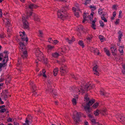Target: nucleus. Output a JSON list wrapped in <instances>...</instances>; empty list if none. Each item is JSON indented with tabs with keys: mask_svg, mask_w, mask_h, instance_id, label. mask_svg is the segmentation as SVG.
<instances>
[{
	"mask_svg": "<svg viewBox=\"0 0 125 125\" xmlns=\"http://www.w3.org/2000/svg\"><path fill=\"white\" fill-rule=\"evenodd\" d=\"M99 38L100 39V41L101 42H103L104 40V37L101 35H100L99 36Z\"/></svg>",
	"mask_w": 125,
	"mask_h": 125,
	"instance_id": "c9c22d12",
	"label": "nucleus"
},
{
	"mask_svg": "<svg viewBox=\"0 0 125 125\" xmlns=\"http://www.w3.org/2000/svg\"><path fill=\"white\" fill-rule=\"evenodd\" d=\"M26 118H27L28 120H31V122H32V117L30 115H28V116Z\"/></svg>",
	"mask_w": 125,
	"mask_h": 125,
	"instance_id": "4c0bfd02",
	"label": "nucleus"
},
{
	"mask_svg": "<svg viewBox=\"0 0 125 125\" xmlns=\"http://www.w3.org/2000/svg\"><path fill=\"white\" fill-rule=\"evenodd\" d=\"M94 87V86L93 84H87L85 85L84 88V91L86 90H89L93 88Z\"/></svg>",
	"mask_w": 125,
	"mask_h": 125,
	"instance_id": "f8f14e48",
	"label": "nucleus"
},
{
	"mask_svg": "<svg viewBox=\"0 0 125 125\" xmlns=\"http://www.w3.org/2000/svg\"><path fill=\"white\" fill-rule=\"evenodd\" d=\"M119 36H118V40L119 42L121 41V37L122 36V32L119 31L118 32Z\"/></svg>",
	"mask_w": 125,
	"mask_h": 125,
	"instance_id": "393cba45",
	"label": "nucleus"
},
{
	"mask_svg": "<svg viewBox=\"0 0 125 125\" xmlns=\"http://www.w3.org/2000/svg\"><path fill=\"white\" fill-rule=\"evenodd\" d=\"M25 8L27 9L29 8L31 9H32L34 8H35L37 7V6L34 4H33L31 3V2H28L27 4L25 5Z\"/></svg>",
	"mask_w": 125,
	"mask_h": 125,
	"instance_id": "0eeeda50",
	"label": "nucleus"
},
{
	"mask_svg": "<svg viewBox=\"0 0 125 125\" xmlns=\"http://www.w3.org/2000/svg\"><path fill=\"white\" fill-rule=\"evenodd\" d=\"M105 15L104 14H103L101 16V18L102 20L104 21L105 22H107V20L106 19V18L104 17Z\"/></svg>",
	"mask_w": 125,
	"mask_h": 125,
	"instance_id": "2f4dec72",
	"label": "nucleus"
},
{
	"mask_svg": "<svg viewBox=\"0 0 125 125\" xmlns=\"http://www.w3.org/2000/svg\"><path fill=\"white\" fill-rule=\"evenodd\" d=\"M5 63H0V72L2 70V67H4L5 66Z\"/></svg>",
	"mask_w": 125,
	"mask_h": 125,
	"instance_id": "cd10ccee",
	"label": "nucleus"
},
{
	"mask_svg": "<svg viewBox=\"0 0 125 125\" xmlns=\"http://www.w3.org/2000/svg\"><path fill=\"white\" fill-rule=\"evenodd\" d=\"M67 68V66L66 65H62L60 68V71L62 75H64L67 73L68 70Z\"/></svg>",
	"mask_w": 125,
	"mask_h": 125,
	"instance_id": "7ed1b4c3",
	"label": "nucleus"
},
{
	"mask_svg": "<svg viewBox=\"0 0 125 125\" xmlns=\"http://www.w3.org/2000/svg\"><path fill=\"white\" fill-rule=\"evenodd\" d=\"M99 22L101 26L103 27L104 26V23L102 21H100Z\"/></svg>",
	"mask_w": 125,
	"mask_h": 125,
	"instance_id": "3c124183",
	"label": "nucleus"
},
{
	"mask_svg": "<svg viewBox=\"0 0 125 125\" xmlns=\"http://www.w3.org/2000/svg\"><path fill=\"white\" fill-rule=\"evenodd\" d=\"M20 36L23 41H25L27 42L28 41V38L26 36L24 32H20Z\"/></svg>",
	"mask_w": 125,
	"mask_h": 125,
	"instance_id": "423d86ee",
	"label": "nucleus"
},
{
	"mask_svg": "<svg viewBox=\"0 0 125 125\" xmlns=\"http://www.w3.org/2000/svg\"><path fill=\"white\" fill-rule=\"evenodd\" d=\"M98 13L99 14L101 15L102 13V10L101 8H100L98 10Z\"/></svg>",
	"mask_w": 125,
	"mask_h": 125,
	"instance_id": "a19ab883",
	"label": "nucleus"
},
{
	"mask_svg": "<svg viewBox=\"0 0 125 125\" xmlns=\"http://www.w3.org/2000/svg\"><path fill=\"white\" fill-rule=\"evenodd\" d=\"M58 69L57 68L54 69L53 71V75L54 76H56L58 73Z\"/></svg>",
	"mask_w": 125,
	"mask_h": 125,
	"instance_id": "c756f323",
	"label": "nucleus"
},
{
	"mask_svg": "<svg viewBox=\"0 0 125 125\" xmlns=\"http://www.w3.org/2000/svg\"><path fill=\"white\" fill-rule=\"evenodd\" d=\"M89 14L88 13H84L83 15V22L84 23L85 21L86 20V18L88 17L89 16Z\"/></svg>",
	"mask_w": 125,
	"mask_h": 125,
	"instance_id": "6ab92c4d",
	"label": "nucleus"
},
{
	"mask_svg": "<svg viewBox=\"0 0 125 125\" xmlns=\"http://www.w3.org/2000/svg\"><path fill=\"white\" fill-rule=\"evenodd\" d=\"M29 122H31V120H28L27 118H26L25 122L26 124H28V125H29Z\"/></svg>",
	"mask_w": 125,
	"mask_h": 125,
	"instance_id": "de8ad7c7",
	"label": "nucleus"
},
{
	"mask_svg": "<svg viewBox=\"0 0 125 125\" xmlns=\"http://www.w3.org/2000/svg\"><path fill=\"white\" fill-rule=\"evenodd\" d=\"M2 10L1 9H0V17H2Z\"/></svg>",
	"mask_w": 125,
	"mask_h": 125,
	"instance_id": "e2e57ef3",
	"label": "nucleus"
},
{
	"mask_svg": "<svg viewBox=\"0 0 125 125\" xmlns=\"http://www.w3.org/2000/svg\"><path fill=\"white\" fill-rule=\"evenodd\" d=\"M90 8H93V9H92V11H94V10H95L96 9L95 6H90Z\"/></svg>",
	"mask_w": 125,
	"mask_h": 125,
	"instance_id": "79ce46f5",
	"label": "nucleus"
},
{
	"mask_svg": "<svg viewBox=\"0 0 125 125\" xmlns=\"http://www.w3.org/2000/svg\"><path fill=\"white\" fill-rule=\"evenodd\" d=\"M118 120L121 122H125V118L123 114L118 113L115 116Z\"/></svg>",
	"mask_w": 125,
	"mask_h": 125,
	"instance_id": "39448f33",
	"label": "nucleus"
},
{
	"mask_svg": "<svg viewBox=\"0 0 125 125\" xmlns=\"http://www.w3.org/2000/svg\"><path fill=\"white\" fill-rule=\"evenodd\" d=\"M33 16L34 21H40V19L38 16L35 13L33 14Z\"/></svg>",
	"mask_w": 125,
	"mask_h": 125,
	"instance_id": "2eb2a0df",
	"label": "nucleus"
},
{
	"mask_svg": "<svg viewBox=\"0 0 125 125\" xmlns=\"http://www.w3.org/2000/svg\"><path fill=\"white\" fill-rule=\"evenodd\" d=\"M22 21L23 23V26L24 29H29V24L28 21L26 20V18L24 16H23L22 18Z\"/></svg>",
	"mask_w": 125,
	"mask_h": 125,
	"instance_id": "20e7f679",
	"label": "nucleus"
},
{
	"mask_svg": "<svg viewBox=\"0 0 125 125\" xmlns=\"http://www.w3.org/2000/svg\"><path fill=\"white\" fill-rule=\"evenodd\" d=\"M98 105V103H95L93 105V106L94 108H96Z\"/></svg>",
	"mask_w": 125,
	"mask_h": 125,
	"instance_id": "e433bc0d",
	"label": "nucleus"
},
{
	"mask_svg": "<svg viewBox=\"0 0 125 125\" xmlns=\"http://www.w3.org/2000/svg\"><path fill=\"white\" fill-rule=\"evenodd\" d=\"M57 14L58 17L62 20L65 19L68 16L66 12L63 10H58Z\"/></svg>",
	"mask_w": 125,
	"mask_h": 125,
	"instance_id": "f03ea898",
	"label": "nucleus"
},
{
	"mask_svg": "<svg viewBox=\"0 0 125 125\" xmlns=\"http://www.w3.org/2000/svg\"><path fill=\"white\" fill-rule=\"evenodd\" d=\"M75 113H76V116H74V120L76 122V124L78 123V121L79 120V117L80 116V113H78V112L76 111Z\"/></svg>",
	"mask_w": 125,
	"mask_h": 125,
	"instance_id": "6e6552de",
	"label": "nucleus"
},
{
	"mask_svg": "<svg viewBox=\"0 0 125 125\" xmlns=\"http://www.w3.org/2000/svg\"><path fill=\"white\" fill-rule=\"evenodd\" d=\"M3 93L4 94V97L5 100H7V97L8 95V90H7L4 91Z\"/></svg>",
	"mask_w": 125,
	"mask_h": 125,
	"instance_id": "4be33fe9",
	"label": "nucleus"
},
{
	"mask_svg": "<svg viewBox=\"0 0 125 125\" xmlns=\"http://www.w3.org/2000/svg\"><path fill=\"white\" fill-rule=\"evenodd\" d=\"M59 51H61V53L62 54H63V53L64 52V50L62 49V48H59Z\"/></svg>",
	"mask_w": 125,
	"mask_h": 125,
	"instance_id": "49530a36",
	"label": "nucleus"
},
{
	"mask_svg": "<svg viewBox=\"0 0 125 125\" xmlns=\"http://www.w3.org/2000/svg\"><path fill=\"white\" fill-rule=\"evenodd\" d=\"M91 0H85V2L84 3L85 5H87L88 4L90 3Z\"/></svg>",
	"mask_w": 125,
	"mask_h": 125,
	"instance_id": "37998d69",
	"label": "nucleus"
},
{
	"mask_svg": "<svg viewBox=\"0 0 125 125\" xmlns=\"http://www.w3.org/2000/svg\"><path fill=\"white\" fill-rule=\"evenodd\" d=\"M37 58V59L40 61H41L43 60L44 58L43 56V55L42 53H41V54L36 56Z\"/></svg>",
	"mask_w": 125,
	"mask_h": 125,
	"instance_id": "a211bd4d",
	"label": "nucleus"
},
{
	"mask_svg": "<svg viewBox=\"0 0 125 125\" xmlns=\"http://www.w3.org/2000/svg\"><path fill=\"white\" fill-rule=\"evenodd\" d=\"M34 13L32 12H28L26 13L27 17L26 18L27 19L28 18L31 16L32 15L33 16V14Z\"/></svg>",
	"mask_w": 125,
	"mask_h": 125,
	"instance_id": "b1692460",
	"label": "nucleus"
},
{
	"mask_svg": "<svg viewBox=\"0 0 125 125\" xmlns=\"http://www.w3.org/2000/svg\"><path fill=\"white\" fill-rule=\"evenodd\" d=\"M20 45V48L22 51H25V50H26L25 49V45L22 42H20L19 43Z\"/></svg>",
	"mask_w": 125,
	"mask_h": 125,
	"instance_id": "ddd939ff",
	"label": "nucleus"
},
{
	"mask_svg": "<svg viewBox=\"0 0 125 125\" xmlns=\"http://www.w3.org/2000/svg\"><path fill=\"white\" fill-rule=\"evenodd\" d=\"M100 94L101 95H105V96H106L107 97V96L106 95H105L106 94V93H105L104 92H103V91H101Z\"/></svg>",
	"mask_w": 125,
	"mask_h": 125,
	"instance_id": "4d7b16f0",
	"label": "nucleus"
},
{
	"mask_svg": "<svg viewBox=\"0 0 125 125\" xmlns=\"http://www.w3.org/2000/svg\"><path fill=\"white\" fill-rule=\"evenodd\" d=\"M4 34L3 33H1L0 35V37L1 38H3L4 37Z\"/></svg>",
	"mask_w": 125,
	"mask_h": 125,
	"instance_id": "0e129e2a",
	"label": "nucleus"
},
{
	"mask_svg": "<svg viewBox=\"0 0 125 125\" xmlns=\"http://www.w3.org/2000/svg\"><path fill=\"white\" fill-rule=\"evenodd\" d=\"M72 101L73 105H75L76 104L77 102L75 99L73 98L72 99Z\"/></svg>",
	"mask_w": 125,
	"mask_h": 125,
	"instance_id": "72a5a7b5",
	"label": "nucleus"
},
{
	"mask_svg": "<svg viewBox=\"0 0 125 125\" xmlns=\"http://www.w3.org/2000/svg\"><path fill=\"white\" fill-rule=\"evenodd\" d=\"M34 90H32V92H33V94H32V95L33 96H36V93L35 92V91H34Z\"/></svg>",
	"mask_w": 125,
	"mask_h": 125,
	"instance_id": "69168bd1",
	"label": "nucleus"
},
{
	"mask_svg": "<svg viewBox=\"0 0 125 125\" xmlns=\"http://www.w3.org/2000/svg\"><path fill=\"white\" fill-rule=\"evenodd\" d=\"M7 121L8 122H12V119L10 118H9L8 119Z\"/></svg>",
	"mask_w": 125,
	"mask_h": 125,
	"instance_id": "052dcab7",
	"label": "nucleus"
},
{
	"mask_svg": "<svg viewBox=\"0 0 125 125\" xmlns=\"http://www.w3.org/2000/svg\"><path fill=\"white\" fill-rule=\"evenodd\" d=\"M104 51L106 53V54L108 56L110 55V53L108 51L107 49L105 48H104Z\"/></svg>",
	"mask_w": 125,
	"mask_h": 125,
	"instance_id": "7c9ffc66",
	"label": "nucleus"
},
{
	"mask_svg": "<svg viewBox=\"0 0 125 125\" xmlns=\"http://www.w3.org/2000/svg\"><path fill=\"white\" fill-rule=\"evenodd\" d=\"M93 37V36L92 35H90L88 36L87 38V39L89 40V41L90 42V41Z\"/></svg>",
	"mask_w": 125,
	"mask_h": 125,
	"instance_id": "f704fd0d",
	"label": "nucleus"
},
{
	"mask_svg": "<svg viewBox=\"0 0 125 125\" xmlns=\"http://www.w3.org/2000/svg\"><path fill=\"white\" fill-rule=\"evenodd\" d=\"M84 100H86V101H88L89 100V98L87 97V95H86L84 98Z\"/></svg>",
	"mask_w": 125,
	"mask_h": 125,
	"instance_id": "8fccbe9b",
	"label": "nucleus"
},
{
	"mask_svg": "<svg viewBox=\"0 0 125 125\" xmlns=\"http://www.w3.org/2000/svg\"><path fill=\"white\" fill-rule=\"evenodd\" d=\"M47 47L48 49L51 50L54 48V46L49 45H47Z\"/></svg>",
	"mask_w": 125,
	"mask_h": 125,
	"instance_id": "ea45409f",
	"label": "nucleus"
},
{
	"mask_svg": "<svg viewBox=\"0 0 125 125\" xmlns=\"http://www.w3.org/2000/svg\"><path fill=\"white\" fill-rule=\"evenodd\" d=\"M90 50L91 52H93L95 54L99 55L100 53L98 50L96 48H95L93 47H90Z\"/></svg>",
	"mask_w": 125,
	"mask_h": 125,
	"instance_id": "1a4fd4ad",
	"label": "nucleus"
},
{
	"mask_svg": "<svg viewBox=\"0 0 125 125\" xmlns=\"http://www.w3.org/2000/svg\"><path fill=\"white\" fill-rule=\"evenodd\" d=\"M93 72L94 74L97 75L99 76V73L98 71V66L97 65H95L93 67Z\"/></svg>",
	"mask_w": 125,
	"mask_h": 125,
	"instance_id": "9b49d317",
	"label": "nucleus"
},
{
	"mask_svg": "<svg viewBox=\"0 0 125 125\" xmlns=\"http://www.w3.org/2000/svg\"><path fill=\"white\" fill-rule=\"evenodd\" d=\"M6 19L7 21V22L5 24L6 25V26H9L10 25V20L9 19Z\"/></svg>",
	"mask_w": 125,
	"mask_h": 125,
	"instance_id": "bb28decb",
	"label": "nucleus"
},
{
	"mask_svg": "<svg viewBox=\"0 0 125 125\" xmlns=\"http://www.w3.org/2000/svg\"><path fill=\"white\" fill-rule=\"evenodd\" d=\"M80 12V11L79 10H77L74 13V14L75 16L77 17H79V13Z\"/></svg>",
	"mask_w": 125,
	"mask_h": 125,
	"instance_id": "a878e982",
	"label": "nucleus"
},
{
	"mask_svg": "<svg viewBox=\"0 0 125 125\" xmlns=\"http://www.w3.org/2000/svg\"><path fill=\"white\" fill-rule=\"evenodd\" d=\"M35 50L36 56L41 54V53H42L41 52V51H40L39 48H36Z\"/></svg>",
	"mask_w": 125,
	"mask_h": 125,
	"instance_id": "412c9836",
	"label": "nucleus"
},
{
	"mask_svg": "<svg viewBox=\"0 0 125 125\" xmlns=\"http://www.w3.org/2000/svg\"><path fill=\"white\" fill-rule=\"evenodd\" d=\"M95 101L94 99H92L91 100L89 101L88 103H85L82 104V106L84 107V109L86 113H90L91 112L90 106L91 105L95 102Z\"/></svg>",
	"mask_w": 125,
	"mask_h": 125,
	"instance_id": "f257e3e1",
	"label": "nucleus"
},
{
	"mask_svg": "<svg viewBox=\"0 0 125 125\" xmlns=\"http://www.w3.org/2000/svg\"><path fill=\"white\" fill-rule=\"evenodd\" d=\"M78 44L80 46H82V48H83L84 46V43L82 41H80L78 42Z\"/></svg>",
	"mask_w": 125,
	"mask_h": 125,
	"instance_id": "c85d7f7f",
	"label": "nucleus"
},
{
	"mask_svg": "<svg viewBox=\"0 0 125 125\" xmlns=\"http://www.w3.org/2000/svg\"><path fill=\"white\" fill-rule=\"evenodd\" d=\"M119 51L121 53H123V48L122 47H120L119 48Z\"/></svg>",
	"mask_w": 125,
	"mask_h": 125,
	"instance_id": "58836bf2",
	"label": "nucleus"
},
{
	"mask_svg": "<svg viewBox=\"0 0 125 125\" xmlns=\"http://www.w3.org/2000/svg\"><path fill=\"white\" fill-rule=\"evenodd\" d=\"M107 110L106 109H104L103 110V112L104 113H105V115H107V113L106 112Z\"/></svg>",
	"mask_w": 125,
	"mask_h": 125,
	"instance_id": "680f3d73",
	"label": "nucleus"
},
{
	"mask_svg": "<svg viewBox=\"0 0 125 125\" xmlns=\"http://www.w3.org/2000/svg\"><path fill=\"white\" fill-rule=\"evenodd\" d=\"M51 86H48L46 88V91L47 93H50L53 92L52 89L51 88Z\"/></svg>",
	"mask_w": 125,
	"mask_h": 125,
	"instance_id": "aec40b11",
	"label": "nucleus"
},
{
	"mask_svg": "<svg viewBox=\"0 0 125 125\" xmlns=\"http://www.w3.org/2000/svg\"><path fill=\"white\" fill-rule=\"evenodd\" d=\"M91 122L93 123V124L94 125H98V122H96L95 120L94 119H91Z\"/></svg>",
	"mask_w": 125,
	"mask_h": 125,
	"instance_id": "473e14b6",
	"label": "nucleus"
},
{
	"mask_svg": "<svg viewBox=\"0 0 125 125\" xmlns=\"http://www.w3.org/2000/svg\"><path fill=\"white\" fill-rule=\"evenodd\" d=\"M3 57V55L2 53L0 54V61H1Z\"/></svg>",
	"mask_w": 125,
	"mask_h": 125,
	"instance_id": "5fc2aeb1",
	"label": "nucleus"
},
{
	"mask_svg": "<svg viewBox=\"0 0 125 125\" xmlns=\"http://www.w3.org/2000/svg\"><path fill=\"white\" fill-rule=\"evenodd\" d=\"M57 1L58 2L59 1V2H66V1L65 0H58Z\"/></svg>",
	"mask_w": 125,
	"mask_h": 125,
	"instance_id": "338daca9",
	"label": "nucleus"
},
{
	"mask_svg": "<svg viewBox=\"0 0 125 125\" xmlns=\"http://www.w3.org/2000/svg\"><path fill=\"white\" fill-rule=\"evenodd\" d=\"M32 88L33 89L32 90H34L33 91H35L36 89V87L35 86V84H33V85H32Z\"/></svg>",
	"mask_w": 125,
	"mask_h": 125,
	"instance_id": "c03bdc74",
	"label": "nucleus"
},
{
	"mask_svg": "<svg viewBox=\"0 0 125 125\" xmlns=\"http://www.w3.org/2000/svg\"><path fill=\"white\" fill-rule=\"evenodd\" d=\"M111 51L112 54L113 55H115L116 54L117 50L116 48L114 46H112L111 48Z\"/></svg>",
	"mask_w": 125,
	"mask_h": 125,
	"instance_id": "4468645a",
	"label": "nucleus"
},
{
	"mask_svg": "<svg viewBox=\"0 0 125 125\" xmlns=\"http://www.w3.org/2000/svg\"><path fill=\"white\" fill-rule=\"evenodd\" d=\"M96 25L95 24V23H92V27L93 28L94 30L96 29L95 27Z\"/></svg>",
	"mask_w": 125,
	"mask_h": 125,
	"instance_id": "864d4df0",
	"label": "nucleus"
},
{
	"mask_svg": "<svg viewBox=\"0 0 125 125\" xmlns=\"http://www.w3.org/2000/svg\"><path fill=\"white\" fill-rule=\"evenodd\" d=\"M25 51H22V54H21V56L23 58H25L27 57V55L26 50H25Z\"/></svg>",
	"mask_w": 125,
	"mask_h": 125,
	"instance_id": "f3484780",
	"label": "nucleus"
},
{
	"mask_svg": "<svg viewBox=\"0 0 125 125\" xmlns=\"http://www.w3.org/2000/svg\"><path fill=\"white\" fill-rule=\"evenodd\" d=\"M48 86H51V85L52 84V81H48Z\"/></svg>",
	"mask_w": 125,
	"mask_h": 125,
	"instance_id": "6e6d98bb",
	"label": "nucleus"
},
{
	"mask_svg": "<svg viewBox=\"0 0 125 125\" xmlns=\"http://www.w3.org/2000/svg\"><path fill=\"white\" fill-rule=\"evenodd\" d=\"M65 40L67 42H68L69 44L72 43L75 41V38L73 37H72L71 40H69V38H66L65 39Z\"/></svg>",
	"mask_w": 125,
	"mask_h": 125,
	"instance_id": "dca6fc26",
	"label": "nucleus"
},
{
	"mask_svg": "<svg viewBox=\"0 0 125 125\" xmlns=\"http://www.w3.org/2000/svg\"><path fill=\"white\" fill-rule=\"evenodd\" d=\"M72 10L75 11V12L77 10H78V9H76L74 8L73 7L72 9Z\"/></svg>",
	"mask_w": 125,
	"mask_h": 125,
	"instance_id": "774afa93",
	"label": "nucleus"
},
{
	"mask_svg": "<svg viewBox=\"0 0 125 125\" xmlns=\"http://www.w3.org/2000/svg\"><path fill=\"white\" fill-rule=\"evenodd\" d=\"M58 42V41L56 40H54L52 42V44H56Z\"/></svg>",
	"mask_w": 125,
	"mask_h": 125,
	"instance_id": "603ef678",
	"label": "nucleus"
},
{
	"mask_svg": "<svg viewBox=\"0 0 125 125\" xmlns=\"http://www.w3.org/2000/svg\"><path fill=\"white\" fill-rule=\"evenodd\" d=\"M82 87V86H81L80 87L75 88L74 90L76 92L78 93L79 94H80V93H84L85 92L84 90L83 89Z\"/></svg>",
	"mask_w": 125,
	"mask_h": 125,
	"instance_id": "9d476101",
	"label": "nucleus"
},
{
	"mask_svg": "<svg viewBox=\"0 0 125 125\" xmlns=\"http://www.w3.org/2000/svg\"><path fill=\"white\" fill-rule=\"evenodd\" d=\"M60 55L57 52L52 53V56L55 58H57Z\"/></svg>",
	"mask_w": 125,
	"mask_h": 125,
	"instance_id": "5701e85b",
	"label": "nucleus"
},
{
	"mask_svg": "<svg viewBox=\"0 0 125 125\" xmlns=\"http://www.w3.org/2000/svg\"><path fill=\"white\" fill-rule=\"evenodd\" d=\"M6 110V109L5 108H3L1 109L0 110V112L1 113H3Z\"/></svg>",
	"mask_w": 125,
	"mask_h": 125,
	"instance_id": "13d9d810",
	"label": "nucleus"
},
{
	"mask_svg": "<svg viewBox=\"0 0 125 125\" xmlns=\"http://www.w3.org/2000/svg\"><path fill=\"white\" fill-rule=\"evenodd\" d=\"M119 21V19H116V21L115 22V23L116 24H117Z\"/></svg>",
	"mask_w": 125,
	"mask_h": 125,
	"instance_id": "bf43d9fd",
	"label": "nucleus"
},
{
	"mask_svg": "<svg viewBox=\"0 0 125 125\" xmlns=\"http://www.w3.org/2000/svg\"><path fill=\"white\" fill-rule=\"evenodd\" d=\"M90 113H87L88 114V116L89 117V118L91 119L93 118V116L91 114H89V113H90Z\"/></svg>",
	"mask_w": 125,
	"mask_h": 125,
	"instance_id": "a18cd8bd",
	"label": "nucleus"
},
{
	"mask_svg": "<svg viewBox=\"0 0 125 125\" xmlns=\"http://www.w3.org/2000/svg\"><path fill=\"white\" fill-rule=\"evenodd\" d=\"M99 110H97L96 111H94V114L95 115H98Z\"/></svg>",
	"mask_w": 125,
	"mask_h": 125,
	"instance_id": "09e8293b",
	"label": "nucleus"
}]
</instances>
